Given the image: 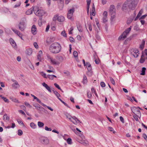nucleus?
<instances>
[{"label": "nucleus", "instance_id": "f257e3e1", "mask_svg": "<svg viewBox=\"0 0 147 147\" xmlns=\"http://www.w3.org/2000/svg\"><path fill=\"white\" fill-rule=\"evenodd\" d=\"M137 3L136 0H127L123 4L122 9L124 11L127 9L134 10L136 7Z\"/></svg>", "mask_w": 147, "mask_h": 147}, {"label": "nucleus", "instance_id": "f03ea898", "mask_svg": "<svg viewBox=\"0 0 147 147\" xmlns=\"http://www.w3.org/2000/svg\"><path fill=\"white\" fill-rule=\"evenodd\" d=\"M61 48V46L59 43L57 42H55L50 46L49 50L52 53L56 54L60 52Z\"/></svg>", "mask_w": 147, "mask_h": 147}, {"label": "nucleus", "instance_id": "7ed1b4c3", "mask_svg": "<svg viewBox=\"0 0 147 147\" xmlns=\"http://www.w3.org/2000/svg\"><path fill=\"white\" fill-rule=\"evenodd\" d=\"M33 9L34 13L36 16H41L45 14V12L43 10L39 9L37 6L33 7Z\"/></svg>", "mask_w": 147, "mask_h": 147}, {"label": "nucleus", "instance_id": "20e7f679", "mask_svg": "<svg viewBox=\"0 0 147 147\" xmlns=\"http://www.w3.org/2000/svg\"><path fill=\"white\" fill-rule=\"evenodd\" d=\"M131 29V26L127 28L124 31L123 33L119 36L118 38L119 40H123L127 37V35Z\"/></svg>", "mask_w": 147, "mask_h": 147}, {"label": "nucleus", "instance_id": "39448f33", "mask_svg": "<svg viewBox=\"0 0 147 147\" xmlns=\"http://www.w3.org/2000/svg\"><path fill=\"white\" fill-rule=\"evenodd\" d=\"M39 142L40 144L44 145H47L49 143V140L48 138L45 136H42L39 138Z\"/></svg>", "mask_w": 147, "mask_h": 147}, {"label": "nucleus", "instance_id": "423d86ee", "mask_svg": "<svg viewBox=\"0 0 147 147\" xmlns=\"http://www.w3.org/2000/svg\"><path fill=\"white\" fill-rule=\"evenodd\" d=\"M26 19L25 18H22V20L18 24L19 29L21 31H24L25 28V22Z\"/></svg>", "mask_w": 147, "mask_h": 147}, {"label": "nucleus", "instance_id": "0eeeda50", "mask_svg": "<svg viewBox=\"0 0 147 147\" xmlns=\"http://www.w3.org/2000/svg\"><path fill=\"white\" fill-rule=\"evenodd\" d=\"M115 9L113 5H111L110 7L109 13L111 15V18L113 20L115 17Z\"/></svg>", "mask_w": 147, "mask_h": 147}, {"label": "nucleus", "instance_id": "6e6552de", "mask_svg": "<svg viewBox=\"0 0 147 147\" xmlns=\"http://www.w3.org/2000/svg\"><path fill=\"white\" fill-rule=\"evenodd\" d=\"M138 107H134L131 108V110L132 112L137 116L140 118L141 116V113L140 111L138 109Z\"/></svg>", "mask_w": 147, "mask_h": 147}, {"label": "nucleus", "instance_id": "1a4fd4ad", "mask_svg": "<svg viewBox=\"0 0 147 147\" xmlns=\"http://www.w3.org/2000/svg\"><path fill=\"white\" fill-rule=\"evenodd\" d=\"M34 98V99H36L37 102H38L39 103H40L42 105L44 106V107H46L49 110H50L51 111H53V109H52L51 107L47 106L45 105L43 103L41 102L40 100L38 99L37 97L35 96Z\"/></svg>", "mask_w": 147, "mask_h": 147}, {"label": "nucleus", "instance_id": "9d476101", "mask_svg": "<svg viewBox=\"0 0 147 147\" xmlns=\"http://www.w3.org/2000/svg\"><path fill=\"white\" fill-rule=\"evenodd\" d=\"M139 54L138 50L136 49H134L131 53V55L136 58L138 57Z\"/></svg>", "mask_w": 147, "mask_h": 147}, {"label": "nucleus", "instance_id": "9b49d317", "mask_svg": "<svg viewBox=\"0 0 147 147\" xmlns=\"http://www.w3.org/2000/svg\"><path fill=\"white\" fill-rule=\"evenodd\" d=\"M48 59L50 60L51 63L53 65H59L60 64V62L57 61H56L55 59H53V58L51 57L50 56H47Z\"/></svg>", "mask_w": 147, "mask_h": 147}, {"label": "nucleus", "instance_id": "f8f14e48", "mask_svg": "<svg viewBox=\"0 0 147 147\" xmlns=\"http://www.w3.org/2000/svg\"><path fill=\"white\" fill-rule=\"evenodd\" d=\"M11 80L14 83L12 85V87L14 89H16L20 87V85L17 81L14 79H11Z\"/></svg>", "mask_w": 147, "mask_h": 147}, {"label": "nucleus", "instance_id": "ddd939ff", "mask_svg": "<svg viewBox=\"0 0 147 147\" xmlns=\"http://www.w3.org/2000/svg\"><path fill=\"white\" fill-rule=\"evenodd\" d=\"M32 53V49L31 48H29L26 50L25 51V53L27 55H30Z\"/></svg>", "mask_w": 147, "mask_h": 147}, {"label": "nucleus", "instance_id": "4468645a", "mask_svg": "<svg viewBox=\"0 0 147 147\" xmlns=\"http://www.w3.org/2000/svg\"><path fill=\"white\" fill-rule=\"evenodd\" d=\"M42 85L45 88L50 92H51V91L50 87L45 82H44L42 84Z\"/></svg>", "mask_w": 147, "mask_h": 147}, {"label": "nucleus", "instance_id": "2eb2a0df", "mask_svg": "<svg viewBox=\"0 0 147 147\" xmlns=\"http://www.w3.org/2000/svg\"><path fill=\"white\" fill-rule=\"evenodd\" d=\"M36 28L34 25L32 26L31 28V32L33 34H35L36 33Z\"/></svg>", "mask_w": 147, "mask_h": 147}, {"label": "nucleus", "instance_id": "dca6fc26", "mask_svg": "<svg viewBox=\"0 0 147 147\" xmlns=\"http://www.w3.org/2000/svg\"><path fill=\"white\" fill-rule=\"evenodd\" d=\"M57 20L60 22H63L65 20L64 17L62 16H58Z\"/></svg>", "mask_w": 147, "mask_h": 147}, {"label": "nucleus", "instance_id": "f3484780", "mask_svg": "<svg viewBox=\"0 0 147 147\" xmlns=\"http://www.w3.org/2000/svg\"><path fill=\"white\" fill-rule=\"evenodd\" d=\"M9 42L12 46L15 47H16V44L14 41L11 38L9 39Z\"/></svg>", "mask_w": 147, "mask_h": 147}, {"label": "nucleus", "instance_id": "a211bd4d", "mask_svg": "<svg viewBox=\"0 0 147 147\" xmlns=\"http://www.w3.org/2000/svg\"><path fill=\"white\" fill-rule=\"evenodd\" d=\"M143 12V10L142 9H141L139 12L138 13V14L137 15L136 17V18L134 20L136 21L137 20L138 18L140 17V16L141 15L142 13Z\"/></svg>", "mask_w": 147, "mask_h": 147}, {"label": "nucleus", "instance_id": "6ab92c4d", "mask_svg": "<svg viewBox=\"0 0 147 147\" xmlns=\"http://www.w3.org/2000/svg\"><path fill=\"white\" fill-rule=\"evenodd\" d=\"M87 69L89 71H90L92 70L91 64L88 62L86 63V65Z\"/></svg>", "mask_w": 147, "mask_h": 147}, {"label": "nucleus", "instance_id": "aec40b11", "mask_svg": "<svg viewBox=\"0 0 147 147\" xmlns=\"http://www.w3.org/2000/svg\"><path fill=\"white\" fill-rule=\"evenodd\" d=\"M33 105L34 107H36L38 110L39 109H43L42 107L40 106V105L38 104L34 103L33 104Z\"/></svg>", "mask_w": 147, "mask_h": 147}, {"label": "nucleus", "instance_id": "412c9836", "mask_svg": "<svg viewBox=\"0 0 147 147\" xmlns=\"http://www.w3.org/2000/svg\"><path fill=\"white\" fill-rule=\"evenodd\" d=\"M34 10L33 7V8L31 9H29L28 11H27L26 12V14L29 15H30L33 12V11Z\"/></svg>", "mask_w": 147, "mask_h": 147}, {"label": "nucleus", "instance_id": "4be33fe9", "mask_svg": "<svg viewBox=\"0 0 147 147\" xmlns=\"http://www.w3.org/2000/svg\"><path fill=\"white\" fill-rule=\"evenodd\" d=\"M42 52L41 51H39L38 53V54L37 56V59L39 60V61H41V55L42 54Z\"/></svg>", "mask_w": 147, "mask_h": 147}, {"label": "nucleus", "instance_id": "5701e85b", "mask_svg": "<svg viewBox=\"0 0 147 147\" xmlns=\"http://www.w3.org/2000/svg\"><path fill=\"white\" fill-rule=\"evenodd\" d=\"M79 142L84 145L88 144V141L84 140H80V141H79Z\"/></svg>", "mask_w": 147, "mask_h": 147}, {"label": "nucleus", "instance_id": "b1692460", "mask_svg": "<svg viewBox=\"0 0 147 147\" xmlns=\"http://www.w3.org/2000/svg\"><path fill=\"white\" fill-rule=\"evenodd\" d=\"M3 119L5 120H6L9 121V117L6 114H5L3 116Z\"/></svg>", "mask_w": 147, "mask_h": 147}, {"label": "nucleus", "instance_id": "393cba45", "mask_svg": "<svg viewBox=\"0 0 147 147\" xmlns=\"http://www.w3.org/2000/svg\"><path fill=\"white\" fill-rule=\"evenodd\" d=\"M73 14H70L67 13V17L69 19H70L71 20H74V18L73 17Z\"/></svg>", "mask_w": 147, "mask_h": 147}, {"label": "nucleus", "instance_id": "a878e982", "mask_svg": "<svg viewBox=\"0 0 147 147\" xmlns=\"http://www.w3.org/2000/svg\"><path fill=\"white\" fill-rule=\"evenodd\" d=\"M77 28L78 30L80 32H82V29L81 25L80 23H78L77 25Z\"/></svg>", "mask_w": 147, "mask_h": 147}, {"label": "nucleus", "instance_id": "bb28decb", "mask_svg": "<svg viewBox=\"0 0 147 147\" xmlns=\"http://www.w3.org/2000/svg\"><path fill=\"white\" fill-rule=\"evenodd\" d=\"M10 99L12 101L15 102L20 103L18 100L15 98L13 97H10Z\"/></svg>", "mask_w": 147, "mask_h": 147}, {"label": "nucleus", "instance_id": "cd10ccee", "mask_svg": "<svg viewBox=\"0 0 147 147\" xmlns=\"http://www.w3.org/2000/svg\"><path fill=\"white\" fill-rule=\"evenodd\" d=\"M144 61V55L143 54H142L140 61L141 63H143Z\"/></svg>", "mask_w": 147, "mask_h": 147}, {"label": "nucleus", "instance_id": "c85d7f7f", "mask_svg": "<svg viewBox=\"0 0 147 147\" xmlns=\"http://www.w3.org/2000/svg\"><path fill=\"white\" fill-rule=\"evenodd\" d=\"M57 58L59 60L58 61L60 62V63L62 62L63 59V57L61 56H58Z\"/></svg>", "mask_w": 147, "mask_h": 147}, {"label": "nucleus", "instance_id": "c756f323", "mask_svg": "<svg viewBox=\"0 0 147 147\" xmlns=\"http://www.w3.org/2000/svg\"><path fill=\"white\" fill-rule=\"evenodd\" d=\"M38 125L39 127H42L44 125V123L40 121L38 122Z\"/></svg>", "mask_w": 147, "mask_h": 147}, {"label": "nucleus", "instance_id": "7c9ffc66", "mask_svg": "<svg viewBox=\"0 0 147 147\" xmlns=\"http://www.w3.org/2000/svg\"><path fill=\"white\" fill-rule=\"evenodd\" d=\"M146 68L145 67H142V73L140 74L141 75H144L145 74Z\"/></svg>", "mask_w": 147, "mask_h": 147}, {"label": "nucleus", "instance_id": "2f4dec72", "mask_svg": "<svg viewBox=\"0 0 147 147\" xmlns=\"http://www.w3.org/2000/svg\"><path fill=\"white\" fill-rule=\"evenodd\" d=\"M72 119L73 120L75 121V122H76L78 123V122L80 123H82V122L80 121L77 117L75 116H73L72 117Z\"/></svg>", "mask_w": 147, "mask_h": 147}, {"label": "nucleus", "instance_id": "473e14b6", "mask_svg": "<svg viewBox=\"0 0 147 147\" xmlns=\"http://www.w3.org/2000/svg\"><path fill=\"white\" fill-rule=\"evenodd\" d=\"M30 126L33 129H35L36 127V125L33 122L31 123L30 124Z\"/></svg>", "mask_w": 147, "mask_h": 147}, {"label": "nucleus", "instance_id": "72a5a7b5", "mask_svg": "<svg viewBox=\"0 0 147 147\" xmlns=\"http://www.w3.org/2000/svg\"><path fill=\"white\" fill-rule=\"evenodd\" d=\"M72 117L71 116L68 118L71 122H72L75 125H77V122H74L73 121V120L72 119Z\"/></svg>", "mask_w": 147, "mask_h": 147}, {"label": "nucleus", "instance_id": "f704fd0d", "mask_svg": "<svg viewBox=\"0 0 147 147\" xmlns=\"http://www.w3.org/2000/svg\"><path fill=\"white\" fill-rule=\"evenodd\" d=\"M74 11V8H72L69 10L68 11V13L70 14H73V13Z\"/></svg>", "mask_w": 147, "mask_h": 147}, {"label": "nucleus", "instance_id": "c9c22d12", "mask_svg": "<svg viewBox=\"0 0 147 147\" xmlns=\"http://www.w3.org/2000/svg\"><path fill=\"white\" fill-rule=\"evenodd\" d=\"M108 129L109 130L111 131H112L113 133L114 134H115L116 133V132L114 130L113 128L110 127H108Z\"/></svg>", "mask_w": 147, "mask_h": 147}, {"label": "nucleus", "instance_id": "e433bc0d", "mask_svg": "<svg viewBox=\"0 0 147 147\" xmlns=\"http://www.w3.org/2000/svg\"><path fill=\"white\" fill-rule=\"evenodd\" d=\"M54 85H55V87L56 88H57L58 89L60 90L61 91L63 92L62 89L61 88H60V87L59 86V85L58 84H57L56 83H55L54 84Z\"/></svg>", "mask_w": 147, "mask_h": 147}, {"label": "nucleus", "instance_id": "4c0bfd02", "mask_svg": "<svg viewBox=\"0 0 147 147\" xmlns=\"http://www.w3.org/2000/svg\"><path fill=\"white\" fill-rule=\"evenodd\" d=\"M17 34L22 40H24V39L22 38V34L19 32V33L18 32V33H17L16 34Z\"/></svg>", "mask_w": 147, "mask_h": 147}, {"label": "nucleus", "instance_id": "58836bf2", "mask_svg": "<svg viewBox=\"0 0 147 147\" xmlns=\"http://www.w3.org/2000/svg\"><path fill=\"white\" fill-rule=\"evenodd\" d=\"M58 99L63 103L65 106H67L69 108H70V107L68 106L62 100H61L60 98H58Z\"/></svg>", "mask_w": 147, "mask_h": 147}, {"label": "nucleus", "instance_id": "ea45409f", "mask_svg": "<svg viewBox=\"0 0 147 147\" xmlns=\"http://www.w3.org/2000/svg\"><path fill=\"white\" fill-rule=\"evenodd\" d=\"M67 141L68 144H71L72 143L71 140L70 138H68L67 139Z\"/></svg>", "mask_w": 147, "mask_h": 147}, {"label": "nucleus", "instance_id": "a19ab883", "mask_svg": "<svg viewBox=\"0 0 147 147\" xmlns=\"http://www.w3.org/2000/svg\"><path fill=\"white\" fill-rule=\"evenodd\" d=\"M103 22L104 23L106 22L107 21V17H103L102 18Z\"/></svg>", "mask_w": 147, "mask_h": 147}, {"label": "nucleus", "instance_id": "79ce46f5", "mask_svg": "<svg viewBox=\"0 0 147 147\" xmlns=\"http://www.w3.org/2000/svg\"><path fill=\"white\" fill-rule=\"evenodd\" d=\"M58 16L57 15H55L53 18V20L55 21L57 20Z\"/></svg>", "mask_w": 147, "mask_h": 147}, {"label": "nucleus", "instance_id": "37998d69", "mask_svg": "<svg viewBox=\"0 0 147 147\" xmlns=\"http://www.w3.org/2000/svg\"><path fill=\"white\" fill-rule=\"evenodd\" d=\"M40 73L41 75L42 76H43L44 78H47V77L46 76V74L45 73H44L43 72H41Z\"/></svg>", "mask_w": 147, "mask_h": 147}, {"label": "nucleus", "instance_id": "c03bdc74", "mask_svg": "<svg viewBox=\"0 0 147 147\" xmlns=\"http://www.w3.org/2000/svg\"><path fill=\"white\" fill-rule=\"evenodd\" d=\"M110 80L111 83H112V84L113 85H115V82L114 80L111 77H110Z\"/></svg>", "mask_w": 147, "mask_h": 147}, {"label": "nucleus", "instance_id": "a18cd8bd", "mask_svg": "<svg viewBox=\"0 0 147 147\" xmlns=\"http://www.w3.org/2000/svg\"><path fill=\"white\" fill-rule=\"evenodd\" d=\"M54 94L57 96L58 99L59 98V97L60 96V94L57 91L54 92Z\"/></svg>", "mask_w": 147, "mask_h": 147}, {"label": "nucleus", "instance_id": "49530a36", "mask_svg": "<svg viewBox=\"0 0 147 147\" xmlns=\"http://www.w3.org/2000/svg\"><path fill=\"white\" fill-rule=\"evenodd\" d=\"M61 34L64 37H66V36H67V35H66V34L65 33V32L64 30L63 31L61 32Z\"/></svg>", "mask_w": 147, "mask_h": 147}, {"label": "nucleus", "instance_id": "de8ad7c7", "mask_svg": "<svg viewBox=\"0 0 147 147\" xmlns=\"http://www.w3.org/2000/svg\"><path fill=\"white\" fill-rule=\"evenodd\" d=\"M18 134L19 136H21L23 134V132L22 130L19 129L18 131Z\"/></svg>", "mask_w": 147, "mask_h": 147}, {"label": "nucleus", "instance_id": "09e8293b", "mask_svg": "<svg viewBox=\"0 0 147 147\" xmlns=\"http://www.w3.org/2000/svg\"><path fill=\"white\" fill-rule=\"evenodd\" d=\"M73 55L75 57H77L78 56V52L76 51H74Z\"/></svg>", "mask_w": 147, "mask_h": 147}, {"label": "nucleus", "instance_id": "8fccbe9b", "mask_svg": "<svg viewBox=\"0 0 147 147\" xmlns=\"http://www.w3.org/2000/svg\"><path fill=\"white\" fill-rule=\"evenodd\" d=\"M88 97L89 98H90L92 97V94L91 93L88 92L87 93Z\"/></svg>", "mask_w": 147, "mask_h": 147}, {"label": "nucleus", "instance_id": "3c124183", "mask_svg": "<svg viewBox=\"0 0 147 147\" xmlns=\"http://www.w3.org/2000/svg\"><path fill=\"white\" fill-rule=\"evenodd\" d=\"M2 99H3L4 101L5 102L7 103H9L8 100L5 97H2Z\"/></svg>", "mask_w": 147, "mask_h": 147}, {"label": "nucleus", "instance_id": "603ef678", "mask_svg": "<svg viewBox=\"0 0 147 147\" xmlns=\"http://www.w3.org/2000/svg\"><path fill=\"white\" fill-rule=\"evenodd\" d=\"M83 79H84L83 83L84 84V83H86L87 81V78L86 76H84Z\"/></svg>", "mask_w": 147, "mask_h": 147}, {"label": "nucleus", "instance_id": "864d4df0", "mask_svg": "<svg viewBox=\"0 0 147 147\" xmlns=\"http://www.w3.org/2000/svg\"><path fill=\"white\" fill-rule=\"evenodd\" d=\"M103 17H107V13L106 11H105L103 14Z\"/></svg>", "mask_w": 147, "mask_h": 147}, {"label": "nucleus", "instance_id": "5fc2aeb1", "mask_svg": "<svg viewBox=\"0 0 147 147\" xmlns=\"http://www.w3.org/2000/svg\"><path fill=\"white\" fill-rule=\"evenodd\" d=\"M100 86L102 87H104L105 86V84L104 82H100Z\"/></svg>", "mask_w": 147, "mask_h": 147}, {"label": "nucleus", "instance_id": "6e6d98bb", "mask_svg": "<svg viewBox=\"0 0 147 147\" xmlns=\"http://www.w3.org/2000/svg\"><path fill=\"white\" fill-rule=\"evenodd\" d=\"M45 129L47 131H51L52 129L51 128H49L47 126H45Z\"/></svg>", "mask_w": 147, "mask_h": 147}, {"label": "nucleus", "instance_id": "4d7b16f0", "mask_svg": "<svg viewBox=\"0 0 147 147\" xmlns=\"http://www.w3.org/2000/svg\"><path fill=\"white\" fill-rule=\"evenodd\" d=\"M12 31L14 32H15L16 34L17 33H18V32L19 33V31L16 30V29H14L13 28H12Z\"/></svg>", "mask_w": 147, "mask_h": 147}, {"label": "nucleus", "instance_id": "13d9d810", "mask_svg": "<svg viewBox=\"0 0 147 147\" xmlns=\"http://www.w3.org/2000/svg\"><path fill=\"white\" fill-rule=\"evenodd\" d=\"M143 138H144V139L146 140L147 141V136H146V135L145 134H143Z\"/></svg>", "mask_w": 147, "mask_h": 147}, {"label": "nucleus", "instance_id": "bf43d9fd", "mask_svg": "<svg viewBox=\"0 0 147 147\" xmlns=\"http://www.w3.org/2000/svg\"><path fill=\"white\" fill-rule=\"evenodd\" d=\"M25 104L26 106H28L30 108H31L32 107V106H31L29 104L28 102H25Z\"/></svg>", "mask_w": 147, "mask_h": 147}, {"label": "nucleus", "instance_id": "052dcab7", "mask_svg": "<svg viewBox=\"0 0 147 147\" xmlns=\"http://www.w3.org/2000/svg\"><path fill=\"white\" fill-rule=\"evenodd\" d=\"M70 31H69V34H72V31L73 30V28L71 27L70 28Z\"/></svg>", "mask_w": 147, "mask_h": 147}, {"label": "nucleus", "instance_id": "680f3d73", "mask_svg": "<svg viewBox=\"0 0 147 147\" xmlns=\"http://www.w3.org/2000/svg\"><path fill=\"white\" fill-rule=\"evenodd\" d=\"M47 76L50 79L53 80V77L52 75H48Z\"/></svg>", "mask_w": 147, "mask_h": 147}, {"label": "nucleus", "instance_id": "e2e57ef3", "mask_svg": "<svg viewBox=\"0 0 147 147\" xmlns=\"http://www.w3.org/2000/svg\"><path fill=\"white\" fill-rule=\"evenodd\" d=\"M33 45H34V47L36 48H38V46L36 42H34V43Z\"/></svg>", "mask_w": 147, "mask_h": 147}, {"label": "nucleus", "instance_id": "0e129e2a", "mask_svg": "<svg viewBox=\"0 0 147 147\" xmlns=\"http://www.w3.org/2000/svg\"><path fill=\"white\" fill-rule=\"evenodd\" d=\"M92 71H88V72L87 73V74L89 76H92Z\"/></svg>", "mask_w": 147, "mask_h": 147}, {"label": "nucleus", "instance_id": "69168bd1", "mask_svg": "<svg viewBox=\"0 0 147 147\" xmlns=\"http://www.w3.org/2000/svg\"><path fill=\"white\" fill-rule=\"evenodd\" d=\"M145 44V42H144V44H142L140 46V47L141 49H142L144 47V45Z\"/></svg>", "mask_w": 147, "mask_h": 147}, {"label": "nucleus", "instance_id": "338daca9", "mask_svg": "<svg viewBox=\"0 0 147 147\" xmlns=\"http://www.w3.org/2000/svg\"><path fill=\"white\" fill-rule=\"evenodd\" d=\"M133 117L134 118L136 121H138V117L137 116V115H136L133 116Z\"/></svg>", "mask_w": 147, "mask_h": 147}, {"label": "nucleus", "instance_id": "774afa93", "mask_svg": "<svg viewBox=\"0 0 147 147\" xmlns=\"http://www.w3.org/2000/svg\"><path fill=\"white\" fill-rule=\"evenodd\" d=\"M49 28H50L49 25H47V26L46 27V30H45V31L46 32H47L49 31Z\"/></svg>", "mask_w": 147, "mask_h": 147}]
</instances>
